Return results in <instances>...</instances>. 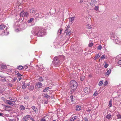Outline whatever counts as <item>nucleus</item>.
<instances>
[{
  "mask_svg": "<svg viewBox=\"0 0 121 121\" xmlns=\"http://www.w3.org/2000/svg\"><path fill=\"white\" fill-rule=\"evenodd\" d=\"M83 0H81L80 2V3H82L83 2Z\"/></svg>",
  "mask_w": 121,
  "mask_h": 121,
  "instance_id": "bf43d9fd",
  "label": "nucleus"
},
{
  "mask_svg": "<svg viewBox=\"0 0 121 121\" xmlns=\"http://www.w3.org/2000/svg\"><path fill=\"white\" fill-rule=\"evenodd\" d=\"M20 109L21 110H25V108L23 105H22L20 106Z\"/></svg>",
  "mask_w": 121,
  "mask_h": 121,
  "instance_id": "b1692460",
  "label": "nucleus"
},
{
  "mask_svg": "<svg viewBox=\"0 0 121 121\" xmlns=\"http://www.w3.org/2000/svg\"><path fill=\"white\" fill-rule=\"evenodd\" d=\"M46 119H45L44 118H42L41 120L40 121H45Z\"/></svg>",
  "mask_w": 121,
  "mask_h": 121,
  "instance_id": "3c124183",
  "label": "nucleus"
},
{
  "mask_svg": "<svg viewBox=\"0 0 121 121\" xmlns=\"http://www.w3.org/2000/svg\"><path fill=\"white\" fill-rule=\"evenodd\" d=\"M30 117V115H27L25 116L23 118L22 120L24 121H28Z\"/></svg>",
  "mask_w": 121,
  "mask_h": 121,
  "instance_id": "423d86ee",
  "label": "nucleus"
},
{
  "mask_svg": "<svg viewBox=\"0 0 121 121\" xmlns=\"http://www.w3.org/2000/svg\"><path fill=\"white\" fill-rule=\"evenodd\" d=\"M100 54L99 53L96 54L94 58V60H96L98 58L100 57Z\"/></svg>",
  "mask_w": 121,
  "mask_h": 121,
  "instance_id": "ddd939ff",
  "label": "nucleus"
},
{
  "mask_svg": "<svg viewBox=\"0 0 121 121\" xmlns=\"http://www.w3.org/2000/svg\"><path fill=\"white\" fill-rule=\"evenodd\" d=\"M111 72V70L110 69H109L105 73V75H109L110 73Z\"/></svg>",
  "mask_w": 121,
  "mask_h": 121,
  "instance_id": "dca6fc26",
  "label": "nucleus"
},
{
  "mask_svg": "<svg viewBox=\"0 0 121 121\" xmlns=\"http://www.w3.org/2000/svg\"><path fill=\"white\" fill-rule=\"evenodd\" d=\"M73 119H74V120L77 119L78 116H75L73 117H72Z\"/></svg>",
  "mask_w": 121,
  "mask_h": 121,
  "instance_id": "79ce46f5",
  "label": "nucleus"
},
{
  "mask_svg": "<svg viewBox=\"0 0 121 121\" xmlns=\"http://www.w3.org/2000/svg\"><path fill=\"white\" fill-rule=\"evenodd\" d=\"M9 99L10 100H13L12 98L11 97H9Z\"/></svg>",
  "mask_w": 121,
  "mask_h": 121,
  "instance_id": "e2e57ef3",
  "label": "nucleus"
},
{
  "mask_svg": "<svg viewBox=\"0 0 121 121\" xmlns=\"http://www.w3.org/2000/svg\"><path fill=\"white\" fill-rule=\"evenodd\" d=\"M109 105L110 107H111L112 105V100H110L109 102Z\"/></svg>",
  "mask_w": 121,
  "mask_h": 121,
  "instance_id": "393cba45",
  "label": "nucleus"
},
{
  "mask_svg": "<svg viewBox=\"0 0 121 121\" xmlns=\"http://www.w3.org/2000/svg\"><path fill=\"white\" fill-rule=\"evenodd\" d=\"M75 18V17L74 16L73 17H71L69 19V21L70 22L72 23H73Z\"/></svg>",
  "mask_w": 121,
  "mask_h": 121,
  "instance_id": "9b49d317",
  "label": "nucleus"
},
{
  "mask_svg": "<svg viewBox=\"0 0 121 121\" xmlns=\"http://www.w3.org/2000/svg\"><path fill=\"white\" fill-rule=\"evenodd\" d=\"M15 74L17 75V76L19 77H21L22 75H21L19 73V72L17 71H15Z\"/></svg>",
  "mask_w": 121,
  "mask_h": 121,
  "instance_id": "f8f14e48",
  "label": "nucleus"
},
{
  "mask_svg": "<svg viewBox=\"0 0 121 121\" xmlns=\"http://www.w3.org/2000/svg\"><path fill=\"white\" fill-rule=\"evenodd\" d=\"M102 48V46L101 45H99V46L97 48V49L98 50H101Z\"/></svg>",
  "mask_w": 121,
  "mask_h": 121,
  "instance_id": "72a5a7b5",
  "label": "nucleus"
},
{
  "mask_svg": "<svg viewBox=\"0 0 121 121\" xmlns=\"http://www.w3.org/2000/svg\"><path fill=\"white\" fill-rule=\"evenodd\" d=\"M30 119L33 121H34V119L32 117L30 118Z\"/></svg>",
  "mask_w": 121,
  "mask_h": 121,
  "instance_id": "680f3d73",
  "label": "nucleus"
},
{
  "mask_svg": "<svg viewBox=\"0 0 121 121\" xmlns=\"http://www.w3.org/2000/svg\"><path fill=\"white\" fill-rule=\"evenodd\" d=\"M4 115V114L3 113H0V116H3V115Z\"/></svg>",
  "mask_w": 121,
  "mask_h": 121,
  "instance_id": "6e6d98bb",
  "label": "nucleus"
},
{
  "mask_svg": "<svg viewBox=\"0 0 121 121\" xmlns=\"http://www.w3.org/2000/svg\"><path fill=\"white\" fill-rule=\"evenodd\" d=\"M25 16H26V17H27V16L28 15V14L27 12H26V13L25 12Z\"/></svg>",
  "mask_w": 121,
  "mask_h": 121,
  "instance_id": "864d4df0",
  "label": "nucleus"
},
{
  "mask_svg": "<svg viewBox=\"0 0 121 121\" xmlns=\"http://www.w3.org/2000/svg\"><path fill=\"white\" fill-rule=\"evenodd\" d=\"M28 66H25L23 67V69H26L27 68Z\"/></svg>",
  "mask_w": 121,
  "mask_h": 121,
  "instance_id": "8fccbe9b",
  "label": "nucleus"
},
{
  "mask_svg": "<svg viewBox=\"0 0 121 121\" xmlns=\"http://www.w3.org/2000/svg\"><path fill=\"white\" fill-rule=\"evenodd\" d=\"M84 78L85 77L84 76H81L80 78V80L81 81H83L84 80Z\"/></svg>",
  "mask_w": 121,
  "mask_h": 121,
  "instance_id": "2f4dec72",
  "label": "nucleus"
},
{
  "mask_svg": "<svg viewBox=\"0 0 121 121\" xmlns=\"http://www.w3.org/2000/svg\"><path fill=\"white\" fill-rule=\"evenodd\" d=\"M117 119H121V115L119 114H118L117 115Z\"/></svg>",
  "mask_w": 121,
  "mask_h": 121,
  "instance_id": "bb28decb",
  "label": "nucleus"
},
{
  "mask_svg": "<svg viewBox=\"0 0 121 121\" xmlns=\"http://www.w3.org/2000/svg\"><path fill=\"white\" fill-rule=\"evenodd\" d=\"M17 80V78H14L13 79V82H14Z\"/></svg>",
  "mask_w": 121,
  "mask_h": 121,
  "instance_id": "13d9d810",
  "label": "nucleus"
},
{
  "mask_svg": "<svg viewBox=\"0 0 121 121\" xmlns=\"http://www.w3.org/2000/svg\"><path fill=\"white\" fill-rule=\"evenodd\" d=\"M117 63L119 65H121V60H119L118 61Z\"/></svg>",
  "mask_w": 121,
  "mask_h": 121,
  "instance_id": "37998d69",
  "label": "nucleus"
},
{
  "mask_svg": "<svg viewBox=\"0 0 121 121\" xmlns=\"http://www.w3.org/2000/svg\"><path fill=\"white\" fill-rule=\"evenodd\" d=\"M22 84L23 85L22 86V88L23 89L26 88L27 86L26 84L24 82H23Z\"/></svg>",
  "mask_w": 121,
  "mask_h": 121,
  "instance_id": "2eb2a0df",
  "label": "nucleus"
},
{
  "mask_svg": "<svg viewBox=\"0 0 121 121\" xmlns=\"http://www.w3.org/2000/svg\"><path fill=\"white\" fill-rule=\"evenodd\" d=\"M93 45V43H91L89 44L88 46L90 47H91Z\"/></svg>",
  "mask_w": 121,
  "mask_h": 121,
  "instance_id": "ea45409f",
  "label": "nucleus"
},
{
  "mask_svg": "<svg viewBox=\"0 0 121 121\" xmlns=\"http://www.w3.org/2000/svg\"><path fill=\"white\" fill-rule=\"evenodd\" d=\"M32 33L34 35L43 36L45 34L44 31L43 29L41 28H39L37 30H34L32 32Z\"/></svg>",
  "mask_w": 121,
  "mask_h": 121,
  "instance_id": "f257e3e1",
  "label": "nucleus"
},
{
  "mask_svg": "<svg viewBox=\"0 0 121 121\" xmlns=\"http://www.w3.org/2000/svg\"><path fill=\"white\" fill-rule=\"evenodd\" d=\"M17 68L19 70H21L23 69V66H22L20 65L17 67Z\"/></svg>",
  "mask_w": 121,
  "mask_h": 121,
  "instance_id": "4be33fe9",
  "label": "nucleus"
},
{
  "mask_svg": "<svg viewBox=\"0 0 121 121\" xmlns=\"http://www.w3.org/2000/svg\"><path fill=\"white\" fill-rule=\"evenodd\" d=\"M33 86H31L30 87H29V89H33Z\"/></svg>",
  "mask_w": 121,
  "mask_h": 121,
  "instance_id": "603ef678",
  "label": "nucleus"
},
{
  "mask_svg": "<svg viewBox=\"0 0 121 121\" xmlns=\"http://www.w3.org/2000/svg\"><path fill=\"white\" fill-rule=\"evenodd\" d=\"M91 90L89 87H87L85 88L84 90V92L86 94L89 93L90 92Z\"/></svg>",
  "mask_w": 121,
  "mask_h": 121,
  "instance_id": "20e7f679",
  "label": "nucleus"
},
{
  "mask_svg": "<svg viewBox=\"0 0 121 121\" xmlns=\"http://www.w3.org/2000/svg\"><path fill=\"white\" fill-rule=\"evenodd\" d=\"M49 89V87H46V88H45L43 91V92H45L48 89ZM50 89H51L50 88Z\"/></svg>",
  "mask_w": 121,
  "mask_h": 121,
  "instance_id": "c9c22d12",
  "label": "nucleus"
},
{
  "mask_svg": "<svg viewBox=\"0 0 121 121\" xmlns=\"http://www.w3.org/2000/svg\"><path fill=\"white\" fill-rule=\"evenodd\" d=\"M70 85L71 89L74 91L77 87V83L75 80L72 81L71 82Z\"/></svg>",
  "mask_w": 121,
  "mask_h": 121,
  "instance_id": "f03ea898",
  "label": "nucleus"
},
{
  "mask_svg": "<svg viewBox=\"0 0 121 121\" xmlns=\"http://www.w3.org/2000/svg\"><path fill=\"white\" fill-rule=\"evenodd\" d=\"M39 80L41 82L43 81V79L42 77H41L39 78Z\"/></svg>",
  "mask_w": 121,
  "mask_h": 121,
  "instance_id": "4c0bfd02",
  "label": "nucleus"
},
{
  "mask_svg": "<svg viewBox=\"0 0 121 121\" xmlns=\"http://www.w3.org/2000/svg\"><path fill=\"white\" fill-rule=\"evenodd\" d=\"M38 16L40 18L44 16L43 14L41 13H39Z\"/></svg>",
  "mask_w": 121,
  "mask_h": 121,
  "instance_id": "a878e982",
  "label": "nucleus"
},
{
  "mask_svg": "<svg viewBox=\"0 0 121 121\" xmlns=\"http://www.w3.org/2000/svg\"><path fill=\"white\" fill-rule=\"evenodd\" d=\"M84 120L85 121H88V119L86 117H84Z\"/></svg>",
  "mask_w": 121,
  "mask_h": 121,
  "instance_id": "5fc2aeb1",
  "label": "nucleus"
},
{
  "mask_svg": "<svg viewBox=\"0 0 121 121\" xmlns=\"http://www.w3.org/2000/svg\"><path fill=\"white\" fill-rule=\"evenodd\" d=\"M2 81L4 82V81H6V80L5 79H4L2 80Z\"/></svg>",
  "mask_w": 121,
  "mask_h": 121,
  "instance_id": "4d7b16f0",
  "label": "nucleus"
},
{
  "mask_svg": "<svg viewBox=\"0 0 121 121\" xmlns=\"http://www.w3.org/2000/svg\"><path fill=\"white\" fill-rule=\"evenodd\" d=\"M46 98H49L50 97L47 94H45L44 96Z\"/></svg>",
  "mask_w": 121,
  "mask_h": 121,
  "instance_id": "e433bc0d",
  "label": "nucleus"
},
{
  "mask_svg": "<svg viewBox=\"0 0 121 121\" xmlns=\"http://www.w3.org/2000/svg\"><path fill=\"white\" fill-rule=\"evenodd\" d=\"M36 10L35 9L32 8L30 10V12L31 13H34L36 12Z\"/></svg>",
  "mask_w": 121,
  "mask_h": 121,
  "instance_id": "aec40b11",
  "label": "nucleus"
},
{
  "mask_svg": "<svg viewBox=\"0 0 121 121\" xmlns=\"http://www.w3.org/2000/svg\"><path fill=\"white\" fill-rule=\"evenodd\" d=\"M2 68L3 69H5L7 67L5 65H4V64H2L1 65Z\"/></svg>",
  "mask_w": 121,
  "mask_h": 121,
  "instance_id": "c756f323",
  "label": "nucleus"
},
{
  "mask_svg": "<svg viewBox=\"0 0 121 121\" xmlns=\"http://www.w3.org/2000/svg\"><path fill=\"white\" fill-rule=\"evenodd\" d=\"M70 25H69L66 28V31L69 28H70Z\"/></svg>",
  "mask_w": 121,
  "mask_h": 121,
  "instance_id": "a18cd8bd",
  "label": "nucleus"
},
{
  "mask_svg": "<svg viewBox=\"0 0 121 121\" xmlns=\"http://www.w3.org/2000/svg\"><path fill=\"white\" fill-rule=\"evenodd\" d=\"M69 40V39H67V40Z\"/></svg>",
  "mask_w": 121,
  "mask_h": 121,
  "instance_id": "774afa93",
  "label": "nucleus"
},
{
  "mask_svg": "<svg viewBox=\"0 0 121 121\" xmlns=\"http://www.w3.org/2000/svg\"><path fill=\"white\" fill-rule=\"evenodd\" d=\"M45 117L46 119H47V118H49V120H50V116H49V115H47V116H46Z\"/></svg>",
  "mask_w": 121,
  "mask_h": 121,
  "instance_id": "de8ad7c7",
  "label": "nucleus"
},
{
  "mask_svg": "<svg viewBox=\"0 0 121 121\" xmlns=\"http://www.w3.org/2000/svg\"><path fill=\"white\" fill-rule=\"evenodd\" d=\"M32 108L33 110L36 113V110H37V108L35 106H33L32 107Z\"/></svg>",
  "mask_w": 121,
  "mask_h": 121,
  "instance_id": "a211bd4d",
  "label": "nucleus"
},
{
  "mask_svg": "<svg viewBox=\"0 0 121 121\" xmlns=\"http://www.w3.org/2000/svg\"><path fill=\"white\" fill-rule=\"evenodd\" d=\"M105 58V55H102L101 56V59H104Z\"/></svg>",
  "mask_w": 121,
  "mask_h": 121,
  "instance_id": "a19ab883",
  "label": "nucleus"
},
{
  "mask_svg": "<svg viewBox=\"0 0 121 121\" xmlns=\"http://www.w3.org/2000/svg\"><path fill=\"white\" fill-rule=\"evenodd\" d=\"M103 80L100 81L98 84L100 86H101L103 84Z\"/></svg>",
  "mask_w": 121,
  "mask_h": 121,
  "instance_id": "7c9ffc66",
  "label": "nucleus"
},
{
  "mask_svg": "<svg viewBox=\"0 0 121 121\" xmlns=\"http://www.w3.org/2000/svg\"><path fill=\"white\" fill-rule=\"evenodd\" d=\"M34 19L33 18H31L30 19L28 20V22L29 23H30Z\"/></svg>",
  "mask_w": 121,
  "mask_h": 121,
  "instance_id": "f704fd0d",
  "label": "nucleus"
},
{
  "mask_svg": "<svg viewBox=\"0 0 121 121\" xmlns=\"http://www.w3.org/2000/svg\"><path fill=\"white\" fill-rule=\"evenodd\" d=\"M96 3L97 1L96 0H92L90 3V5L92 7L94 6Z\"/></svg>",
  "mask_w": 121,
  "mask_h": 121,
  "instance_id": "6e6552de",
  "label": "nucleus"
},
{
  "mask_svg": "<svg viewBox=\"0 0 121 121\" xmlns=\"http://www.w3.org/2000/svg\"><path fill=\"white\" fill-rule=\"evenodd\" d=\"M74 119H73V118L72 117L69 119V121H74Z\"/></svg>",
  "mask_w": 121,
  "mask_h": 121,
  "instance_id": "49530a36",
  "label": "nucleus"
},
{
  "mask_svg": "<svg viewBox=\"0 0 121 121\" xmlns=\"http://www.w3.org/2000/svg\"><path fill=\"white\" fill-rule=\"evenodd\" d=\"M108 83V81H106L104 83V85L106 86Z\"/></svg>",
  "mask_w": 121,
  "mask_h": 121,
  "instance_id": "c03bdc74",
  "label": "nucleus"
},
{
  "mask_svg": "<svg viewBox=\"0 0 121 121\" xmlns=\"http://www.w3.org/2000/svg\"><path fill=\"white\" fill-rule=\"evenodd\" d=\"M54 66H58L60 64L59 60L57 57L54 58L53 61Z\"/></svg>",
  "mask_w": 121,
  "mask_h": 121,
  "instance_id": "7ed1b4c3",
  "label": "nucleus"
},
{
  "mask_svg": "<svg viewBox=\"0 0 121 121\" xmlns=\"http://www.w3.org/2000/svg\"><path fill=\"white\" fill-rule=\"evenodd\" d=\"M71 34V31L70 30H68L66 33V35H67L69 36Z\"/></svg>",
  "mask_w": 121,
  "mask_h": 121,
  "instance_id": "6ab92c4d",
  "label": "nucleus"
},
{
  "mask_svg": "<svg viewBox=\"0 0 121 121\" xmlns=\"http://www.w3.org/2000/svg\"><path fill=\"white\" fill-rule=\"evenodd\" d=\"M99 7L98 6H95L94 9L97 11L98 10Z\"/></svg>",
  "mask_w": 121,
  "mask_h": 121,
  "instance_id": "58836bf2",
  "label": "nucleus"
},
{
  "mask_svg": "<svg viewBox=\"0 0 121 121\" xmlns=\"http://www.w3.org/2000/svg\"><path fill=\"white\" fill-rule=\"evenodd\" d=\"M93 26L88 24L86 26V27L88 29H92Z\"/></svg>",
  "mask_w": 121,
  "mask_h": 121,
  "instance_id": "9d476101",
  "label": "nucleus"
},
{
  "mask_svg": "<svg viewBox=\"0 0 121 121\" xmlns=\"http://www.w3.org/2000/svg\"><path fill=\"white\" fill-rule=\"evenodd\" d=\"M74 97V98H73V96H70L71 99V101L72 102L74 101V100H75Z\"/></svg>",
  "mask_w": 121,
  "mask_h": 121,
  "instance_id": "c85d7f7f",
  "label": "nucleus"
},
{
  "mask_svg": "<svg viewBox=\"0 0 121 121\" xmlns=\"http://www.w3.org/2000/svg\"><path fill=\"white\" fill-rule=\"evenodd\" d=\"M111 118V115L110 114H108L107 115L105 118L106 119H108V120H110Z\"/></svg>",
  "mask_w": 121,
  "mask_h": 121,
  "instance_id": "f3484780",
  "label": "nucleus"
},
{
  "mask_svg": "<svg viewBox=\"0 0 121 121\" xmlns=\"http://www.w3.org/2000/svg\"><path fill=\"white\" fill-rule=\"evenodd\" d=\"M14 120L13 119H10L9 120V121H14Z\"/></svg>",
  "mask_w": 121,
  "mask_h": 121,
  "instance_id": "052dcab7",
  "label": "nucleus"
},
{
  "mask_svg": "<svg viewBox=\"0 0 121 121\" xmlns=\"http://www.w3.org/2000/svg\"><path fill=\"white\" fill-rule=\"evenodd\" d=\"M22 79V78L21 77H20V78H18V80L19 81H20L21 79Z\"/></svg>",
  "mask_w": 121,
  "mask_h": 121,
  "instance_id": "0e129e2a",
  "label": "nucleus"
},
{
  "mask_svg": "<svg viewBox=\"0 0 121 121\" xmlns=\"http://www.w3.org/2000/svg\"><path fill=\"white\" fill-rule=\"evenodd\" d=\"M98 92L97 91H95L93 94V96H96L98 94Z\"/></svg>",
  "mask_w": 121,
  "mask_h": 121,
  "instance_id": "cd10ccee",
  "label": "nucleus"
},
{
  "mask_svg": "<svg viewBox=\"0 0 121 121\" xmlns=\"http://www.w3.org/2000/svg\"><path fill=\"white\" fill-rule=\"evenodd\" d=\"M6 27V26L4 25H0V29H2Z\"/></svg>",
  "mask_w": 121,
  "mask_h": 121,
  "instance_id": "412c9836",
  "label": "nucleus"
},
{
  "mask_svg": "<svg viewBox=\"0 0 121 121\" xmlns=\"http://www.w3.org/2000/svg\"><path fill=\"white\" fill-rule=\"evenodd\" d=\"M93 107L91 105H88L87 106L86 110L88 112H89L91 111Z\"/></svg>",
  "mask_w": 121,
  "mask_h": 121,
  "instance_id": "0eeeda50",
  "label": "nucleus"
},
{
  "mask_svg": "<svg viewBox=\"0 0 121 121\" xmlns=\"http://www.w3.org/2000/svg\"><path fill=\"white\" fill-rule=\"evenodd\" d=\"M36 87L37 88H41L42 86V84L40 82H38L36 83Z\"/></svg>",
  "mask_w": 121,
  "mask_h": 121,
  "instance_id": "1a4fd4ad",
  "label": "nucleus"
},
{
  "mask_svg": "<svg viewBox=\"0 0 121 121\" xmlns=\"http://www.w3.org/2000/svg\"><path fill=\"white\" fill-rule=\"evenodd\" d=\"M6 103L12 106H13L15 104V103L14 101L10 100H7L6 101Z\"/></svg>",
  "mask_w": 121,
  "mask_h": 121,
  "instance_id": "39448f33",
  "label": "nucleus"
},
{
  "mask_svg": "<svg viewBox=\"0 0 121 121\" xmlns=\"http://www.w3.org/2000/svg\"><path fill=\"white\" fill-rule=\"evenodd\" d=\"M108 66V64H106L104 66V67L105 68H107Z\"/></svg>",
  "mask_w": 121,
  "mask_h": 121,
  "instance_id": "09e8293b",
  "label": "nucleus"
},
{
  "mask_svg": "<svg viewBox=\"0 0 121 121\" xmlns=\"http://www.w3.org/2000/svg\"><path fill=\"white\" fill-rule=\"evenodd\" d=\"M80 107L79 106L77 105L75 108V110L77 111H79L80 110Z\"/></svg>",
  "mask_w": 121,
  "mask_h": 121,
  "instance_id": "5701e85b",
  "label": "nucleus"
},
{
  "mask_svg": "<svg viewBox=\"0 0 121 121\" xmlns=\"http://www.w3.org/2000/svg\"><path fill=\"white\" fill-rule=\"evenodd\" d=\"M63 29L62 28L60 29H59L58 31V32H59L60 34H61L62 33V32Z\"/></svg>",
  "mask_w": 121,
  "mask_h": 121,
  "instance_id": "473e14b6",
  "label": "nucleus"
},
{
  "mask_svg": "<svg viewBox=\"0 0 121 121\" xmlns=\"http://www.w3.org/2000/svg\"><path fill=\"white\" fill-rule=\"evenodd\" d=\"M53 121H56V120H53Z\"/></svg>",
  "mask_w": 121,
  "mask_h": 121,
  "instance_id": "338daca9",
  "label": "nucleus"
},
{
  "mask_svg": "<svg viewBox=\"0 0 121 121\" xmlns=\"http://www.w3.org/2000/svg\"><path fill=\"white\" fill-rule=\"evenodd\" d=\"M25 12L24 11L21 12L20 14V15L21 17H23L24 16H25Z\"/></svg>",
  "mask_w": 121,
  "mask_h": 121,
  "instance_id": "4468645a",
  "label": "nucleus"
},
{
  "mask_svg": "<svg viewBox=\"0 0 121 121\" xmlns=\"http://www.w3.org/2000/svg\"><path fill=\"white\" fill-rule=\"evenodd\" d=\"M54 98V96H52L51 97V98L52 99H53Z\"/></svg>",
  "mask_w": 121,
  "mask_h": 121,
  "instance_id": "69168bd1",
  "label": "nucleus"
}]
</instances>
